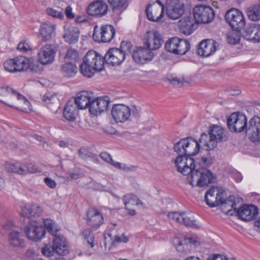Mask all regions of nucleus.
I'll use <instances>...</instances> for the list:
<instances>
[{"instance_id": "7c9ffc66", "label": "nucleus", "mask_w": 260, "mask_h": 260, "mask_svg": "<svg viewBox=\"0 0 260 260\" xmlns=\"http://www.w3.org/2000/svg\"><path fill=\"white\" fill-rule=\"evenodd\" d=\"M78 109L73 101L70 100L64 108L63 114L64 118L69 121H74L78 114Z\"/></svg>"}, {"instance_id": "cd10ccee", "label": "nucleus", "mask_w": 260, "mask_h": 260, "mask_svg": "<svg viewBox=\"0 0 260 260\" xmlns=\"http://www.w3.org/2000/svg\"><path fill=\"white\" fill-rule=\"evenodd\" d=\"M183 139L186 156H193L198 153L201 144H202L200 142V139L198 141L191 137L183 138Z\"/></svg>"}, {"instance_id": "774afa93", "label": "nucleus", "mask_w": 260, "mask_h": 260, "mask_svg": "<svg viewBox=\"0 0 260 260\" xmlns=\"http://www.w3.org/2000/svg\"><path fill=\"white\" fill-rule=\"evenodd\" d=\"M131 115L135 117H138L140 115V110L137 108L136 106H132L130 108Z\"/></svg>"}, {"instance_id": "49530a36", "label": "nucleus", "mask_w": 260, "mask_h": 260, "mask_svg": "<svg viewBox=\"0 0 260 260\" xmlns=\"http://www.w3.org/2000/svg\"><path fill=\"white\" fill-rule=\"evenodd\" d=\"M84 239L91 247L94 246V236L90 230L87 229L83 231Z\"/></svg>"}, {"instance_id": "5fc2aeb1", "label": "nucleus", "mask_w": 260, "mask_h": 260, "mask_svg": "<svg viewBox=\"0 0 260 260\" xmlns=\"http://www.w3.org/2000/svg\"><path fill=\"white\" fill-rule=\"evenodd\" d=\"M169 80L171 84L175 86H182L184 85L185 83L187 82L184 80V79L177 77H173L171 79H169Z\"/></svg>"}, {"instance_id": "37998d69", "label": "nucleus", "mask_w": 260, "mask_h": 260, "mask_svg": "<svg viewBox=\"0 0 260 260\" xmlns=\"http://www.w3.org/2000/svg\"><path fill=\"white\" fill-rule=\"evenodd\" d=\"M64 59L66 62L71 61L76 64L79 59L78 53L75 49H70L67 52Z\"/></svg>"}, {"instance_id": "3c124183", "label": "nucleus", "mask_w": 260, "mask_h": 260, "mask_svg": "<svg viewBox=\"0 0 260 260\" xmlns=\"http://www.w3.org/2000/svg\"><path fill=\"white\" fill-rule=\"evenodd\" d=\"M47 14L54 18L62 19L63 17V13L61 11H58L51 8H48L46 9Z\"/></svg>"}, {"instance_id": "a19ab883", "label": "nucleus", "mask_w": 260, "mask_h": 260, "mask_svg": "<svg viewBox=\"0 0 260 260\" xmlns=\"http://www.w3.org/2000/svg\"><path fill=\"white\" fill-rule=\"evenodd\" d=\"M78 154L80 158L84 160L92 159L95 162L99 161L96 156L87 147H83L80 149L78 151Z\"/></svg>"}, {"instance_id": "4468645a", "label": "nucleus", "mask_w": 260, "mask_h": 260, "mask_svg": "<svg viewBox=\"0 0 260 260\" xmlns=\"http://www.w3.org/2000/svg\"><path fill=\"white\" fill-rule=\"evenodd\" d=\"M166 8L168 17L172 19L179 18L184 13V5L179 0H166Z\"/></svg>"}, {"instance_id": "2f4dec72", "label": "nucleus", "mask_w": 260, "mask_h": 260, "mask_svg": "<svg viewBox=\"0 0 260 260\" xmlns=\"http://www.w3.org/2000/svg\"><path fill=\"white\" fill-rule=\"evenodd\" d=\"M8 241L10 245L14 247H21L24 243L22 235L15 230H12L9 232Z\"/></svg>"}, {"instance_id": "4d7b16f0", "label": "nucleus", "mask_w": 260, "mask_h": 260, "mask_svg": "<svg viewBox=\"0 0 260 260\" xmlns=\"http://www.w3.org/2000/svg\"><path fill=\"white\" fill-rule=\"evenodd\" d=\"M252 40L257 42H260V25L256 24L255 28H254V35L252 36Z\"/></svg>"}, {"instance_id": "5701e85b", "label": "nucleus", "mask_w": 260, "mask_h": 260, "mask_svg": "<svg viewBox=\"0 0 260 260\" xmlns=\"http://www.w3.org/2000/svg\"><path fill=\"white\" fill-rule=\"evenodd\" d=\"M55 51L53 45L46 44L41 47L38 53V59L43 64L52 63L55 57Z\"/></svg>"}, {"instance_id": "8fccbe9b", "label": "nucleus", "mask_w": 260, "mask_h": 260, "mask_svg": "<svg viewBox=\"0 0 260 260\" xmlns=\"http://www.w3.org/2000/svg\"><path fill=\"white\" fill-rule=\"evenodd\" d=\"M256 23H250L245 30V37L247 40H251L254 35V28H255Z\"/></svg>"}, {"instance_id": "a211bd4d", "label": "nucleus", "mask_w": 260, "mask_h": 260, "mask_svg": "<svg viewBox=\"0 0 260 260\" xmlns=\"http://www.w3.org/2000/svg\"><path fill=\"white\" fill-rule=\"evenodd\" d=\"M111 114L116 122L123 123L128 120L131 116L130 108L123 104L114 105Z\"/></svg>"}, {"instance_id": "603ef678", "label": "nucleus", "mask_w": 260, "mask_h": 260, "mask_svg": "<svg viewBox=\"0 0 260 260\" xmlns=\"http://www.w3.org/2000/svg\"><path fill=\"white\" fill-rule=\"evenodd\" d=\"M109 3L113 7V9H121L126 2V0H108Z\"/></svg>"}, {"instance_id": "4be33fe9", "label": "nucleus", "mask_w": 260, "mask_h": 260, "mask_svg": "<svg viewBox=\"0 0 260 260\" xmlns=\"http://www.w3.org/2000/svg\"><path fill=\"white\" fill-rule=\"evenodd\" d=\"M6 168L8 172L24 175L27 173H32L36 172L37 169L34 166L21 162L7 163Z\"/></svg>"}, {"instance_id": "de8ad7c7", "label": "nucleus", "mask_w": 260, "mask_h": 260, "mask_svg": "<svg viewBox=\"0 0 260 260\" xmlns=\"http://www.w3.org/2000/svg\"><path fill=\"white\" fill-rule=\"evenodd\" d=\"M44 224L48 232L53 236L56 234L57 230L54 228V222L50 219H45L44 220Z\"/></svg>"}, {"instance_id": "13d9d810", "label": "nucleus", "mask_w": 260, "mask_h": 260, "mask_svg": "<svg viewBox=\"0 0 260 260\" xmlns=\"http://www.w3.org/2000/svg\"><path fill=\"white\" fill-rule=\"evenodd\" d=\"M177 242L178 244L176 246V249L178 252H182L185 250L186 247L187 248L188 245L185 242V240L180 241L178 239H177Z\"/></svg>"}, {"instance_id": "393cba45", "label": "nucleus", "mask_w": 260, "mask_h": 260, "mask_svg": "<svg viewBox=\"0 0 260 260\" xmlns=\"http://www.w3.org/2000/svg\"><path fill=\"white\" fill-rule=\"evenodd\" d=\"M125 56L123 52L116 48L108 50L104 57V61L112 66L119 65L124 60Z\"/></svg>"}, {"instance_id": "f3484780", "label": "nucleus", "mask_w": 260, "mask_h": 260, "mask_svg": "<svg viewBox=\"0 0 260 260\" xmlns=\"http://www.w3.org/2000/svg\"><path fill=\"white\" fill-rule=\"evenodd\" d=\"M24 232L29 240L38 241L45 236V229L41 225H38L35 221H32L24 227Z\"/></svg>"}, {"instance_id": "ddd939ff", "label": "nucleus", "mask_w": 260, "mask_h": 260, "mask_svg": "<svg viewBox=\"0 0 260 260\" xmlns=\"http://www.w3.org/2000/svg\"><path fill=\"white\" fill-rule=\"evenodd\" d=\"M98 26L94 27L92 35L93 40L98 42H110L115 34L114 27L111 25H104L101 26L100 31L98 30Z\"/></svg>"}, {"instance_id": "bb28decb", "label": "nucleus", "mask_w": 260, "mask_h": 260, "mask_svg": "<svg viewBox=\"0 0 260 260\" xmlns=\"http://www.w3.org/2000/svg\"><path fill=\"white\" fill-rule=\"evenodd\" d=\"M92 99V93L86 91H82L77 94V96L71 99L74 102V105L79 109L88 108L90 101Z\"/></svg>"}, {"instance_id": "39448f33", "label": "nucleus", "mask_w": 260, "mask_h": 260, "mask_svg": "<svg viewBox=\"0 0 260 260\" xmlns=\"http://www.w3.org/2000/svg\"><path fill=\"white\" fill-rule=\"evenodd\" d=\"M226 197L225 191L220 190L216 188L212 187L206 191L205 199L207 204L210 207H215L219 205L229 207V205L234 199V197L229 196L228 199H226Z\"/></svg>"}, {"instance_id": "6ab92c4d", "label": "nucleus", "mask_w": 260, "mask_h": 260, "mask_svg": "<svg viewBox=\"0 0 260 260\" xmlns=\"http://www.w3.org/2000/svg\"><path fill=\"white\" fill-rule=\"evenodd\" d=\"M162 43V39L157 31L151 30L148 31L145 35L144 43L151 51L159 48Z\"/></svg>"}, {"instance_id": "ea45409f", "label": "nucleus", "mask_w": 260, "mask_h": 260, "mask_svg": "<svg viewBox=\"0 0 260 260\" xmlns=\"http://www.w3.org/2000/svg\"><path fill=\"white\" fill-rule=\"evenodd\" d=\"M247 14L249 19L252 21L260 20V6L256 5L249 7L247 10Z\"/></svg>"}, {"instance_id": "e433bc0d", "label": "nucleus", "mask_w": 260, "mask_h": 260, "mask_svg": "<svg viewBox=\"0 0 260 260\" xmlns=\"http://www.w3.org/2000/svg\"><path fill=\"white\" fill-rule=\"evenodd\" d=\"M60 71L66 77H73L77 72V67L74 62L71 61L66 62L62 64Z\"/></svg>"}, {"instance_id": "423d86ee", "label": "nucleus", "mask_w": 260, "mask_h": 260, "mask_svg": "<svg viewBox=\"0 0 260 260\" xmlns=\"http://www.w3.org/2000/svg\"><path fill=\"white\" fill-rule=\"evenodd\" d=\"M54 236L52 245L46 244L42 248V253L47 256H51L56 252L59 255H66L69 253L68 247L64 237Z\"/></svg>"}, {"instance_id": "473e14b6", "label": "nucleus", "mask_w": 260, "mask_h": 260, "mask_svg": "<svg viewBox=\"0 0 260 260\" xmlns=\"http://www.w3.org/2000/svg\"><path fill=\"white\" fill-rule=\"evenodd\" d=\"M42 212L41 208L37 205H26L23 208L22 215L28 219L39 216Z\"/></svg>"}, {"instance_id": "9b49d317", "label": "nucleus", "mask_w": 260, "mask_h": 260, "mask_svg": "<svg viewBox=\"0 0 260 260\" xmlns=\"http://www.w3.org/2000/svg\"><path fill=\"white\" fill-rule=\"evenodd\" d=\"M247 124V117L239 112L233 113L227 119L228 128L233 132L241 133L245 131Z\"/></svg>"}, {"instance_id": "f03ea898", "label": "nucleus", "mask_w": 260, "mask_h": 260, "mask_svg": "<svg viewBox=\"0 0 260 260\" xmlns=\"http://www.w3.org/2000/svg\"><path fill=\"white\" fill-rule=\"evenodd\" d=\"M0 102L24 112L30 110L31 105L27 99L10 87L0 88Z\"/></svg>"}, {"instance_id": "864d4df0", "label": "nucleus", "mask_w": 260, "mask_h": 260, "mask_svg": "<svg viewBox=\"0 0 260 260\" xmlns=\"http://www.w3.org/2000/svg\"><path fill=\"white\" fill-rule=\"evenodd\" d=\"M181 212H169L167 216L170 220L175 221L178 223L180 222Z\"/></svg>"}, {"instance_id": "09e8293b", "label": "nucleus", "mask_w": 260, "mask_h": 260, "mask_svg": "<svg viewBox=\"0 0 260 260\" xmlns=\"http://www.w3.org/2000/svg\"><path fill=\"white\" fill-rule=\"evenodd\" d=\"M132 49V45L131 42L122 41L121 43L120 47L119 49L123 52L124 56H125L128 53L131 52Z\"/></svg>"}, {"instance_id": "bf43d9fd", "label": "nucleus", "mask_w": 260, "mask_h": 260, "mask_svg": "<svg viewBox=\"0 0 260 260\" xmlns=\"http://www.w3.org/2000/svg\"><path fill=\"white\" fill-rule=\"evenodd\" d=\"M17 49L22 52H26L30 49L29 45L25 42H21L17 46Z\"/></svg>"}, {"instance_id": "680f3d73", "label": "nucleus", "mask_w": 260, "mask_h": 260, "mask_svg": "<svg viewBox=\"0 0 260 260\" xmlns=\"http://www.w3.org/2000/svg\"><path fill=\"white\" fill-rule=\"evenodd\" d=\"M113 241L117 243H126L128 242V238L124 234H122L121 236H114Z\"/></svg>"}, {"instance_id": "052dcab7", "label": "nucleus", "mask_w": 260, "mask_h": 260, "mask_svg": "<svg viewBox=\"0 0 260 260\" xmlns=\"http://www.w3.org/2000/svg\"><path fill=\"white\" fill-rule=\"evenodd\" d=\"M100 157L102 159L110 164L111 165L112 164V162L114 161L112 159L111 155L106 152H101L100 154Z\"/></svg>"}, {"instance_id": "a18cd8bd", "label": "nucleus", "mask_w": 260, "mask_h": 260, "mask_svg": "<svg viewBox=\"0 0 260 260\" xmlns=\"http://www.w3.org/2000/svg\"><path fill=\"white\" fill-rule=\"evenodd\" d=\"M111 165L120 170L127 172L134 171L137 168V167L135 166H128L125 164H122L119 162H115L114 161L112 162Z\"/></svg>"}, {"instance_id": "e2e57ef3", "label": "nucleus", "mask_w": 260, "mask_h": 260, "mask_svg": "<svg viewBox=\"0 0 260 260\" xmlns=\"http://www.w3.org/2000/svg\"><path fill=\"white\" fill-rule=\"evenodd\" d=\"M207 260H228V258L222 254H214L209 256Z\"/></svg>"}, {"instance_id": "f8f14e48", "label": "nucleus", "mask_w": 260, "mask_h": 260, "mask_svg": "<svg viewBox=\"0 0 260 260\" xmlns=\"http://www.w3.org/2000/svg\"><path fill=\"white\" fill-rule=\"evenodd\" d=\"M193 17L197 23L206 24L212 21L214 17L213 9L208 6H197L193 9Z\"/></svg>"}, {"instance_id": "f704fd0d", "label": "nucleus", "mask_w": 260, "mask_h": 260, "mask_svg": "<svg viewBox=\"0 0 260 260\" xmlns=\"http://www.w3.org/2000/svg\"><path fill=\"white\" fill-rule=\"evenodd\" d=\"M180 31L186 35H189L193 31V22L189 18H183L179 21Z\"/></svg>"}, {"instance_id": "2eb2a0df", "label": "nucleus", "mask_w": 260, "mask_h": 260, "mask_svg": "<svg viewBox=\"0 0 260 260\" xmlns=\"http://www.w3.org/2000/svg\"><path fill=\"white\" fill-rule=\"evenodd\" d=\"M245 133L247 137L252 142L260 141V117L254 116L247 123Z\"/></svg>"}, {"instance_id": "9d476101", "label": "nucleus", "mask_w": 260, "mask_h": 260, "mask_svg": "<svg viewBox=\"0 0 260 260\" xmlns=\"http://www.w3.org/2000/svg\"><path fill=\"white\" fill-rule=\"evenodd\" d=\"M165 48L169 52L183 55L189 50L190 44L186 40L174 37L166 43Z\"/></svg>"}, {"instance_id": "58836bf2", "label": "nucleus", "mask_w": 260, "mask_h": 260, "mask_svg": "<svg viewBox=\"0 0 260 260\" xmlns=\"http://www.w3.org/2000/svg\"><path fill=\"white\" fill-rule=\"evenodd\" d=\"M181 217L179 223L187 226L198 228L197 225L196 224V220L192 213L182 212Z\"/></svg>"}, {"instance_id": "7ed1b4c3", "label": "nucleus", "mask_w": 260, "mask_h": 260, "mask_svg": "<svg viewBox=\"0 0 260 260\" xmlns=\"http://www.w3.org/2000/svg\"><path fill=\"white\" fill-rule=\"evenodd\" d=\"M80 64L81 73L88 78L92 77L96 72L104 69V58L93 50L88 51Z\"/></svg>"}, {"instance_id": "79ce46f5", "label": "nucleus", "mask_w": 260, "mask_h": 260, "mask_svg": "<svg viewBox=\"0 0 260 260\" xmlns=\"http://www.w3.org/2000/svg\"><path fill=\"white\" fill-rule=\"evenodd\" d=\"M184 142L183 138L181 139L177 143L174 144V150L178 154V156L184 157L186 156L185 147L183 144Z\"/></svg>"}, {"instance_id": "a878e982", "label": "nucleus", "mask_w": 260, "mask_h": 260, "mask_svg": "<svg viewBox=\"0 0 260 260\" xmlns=\"http://www.w3.org/2000/svg\"><path fill=\"white\" fill-rule=\"evenodd\" d=\"M132 57L136 62L144 64L152 60L153 53L147 47H139L134 51Z\"/></svg>"}, {"instance_id": "aec40b11", "label": "nucleus", "mask_w": 260, "mask_h": 260, "mask_svg": "<svg viewBox=\"0 0 260 260\" xmlns=\"http://www.w3.org/2000/svg\"><path fill=\"white\" fill-rule=\"evenodd\" d=\"M104 218L100 211L96 208L88 209L86 212V221L93 230H96L103 224Z\"/></svg>"}, {"instance_id": "c85d7f7f", "label": "nucleus", "mask_w": 260, "mask_h": 260, "mask_svg": "<svg viewBox=\"0 0 260 260\" xmlns=\"http://www.w3.org/2000/svg\"><path fill=\"white\" fill-rule=\"evenodd\" d=\"M56 26L51 23L44 22L41 24L39 30L40 35L44 41L51 40L55 36Z\"/></svg>"}, {"instance_id": "c756f323", "label": "nucleus", "mask_w": 260, "mask_h": 260, "mask_svg": "<svg viewBox=\"0 0 260 260\" xmlns=\"http://www.w3.org/2000/svg\"><path fill=\"white\" fill-rule=\"evenodd\" d=\"M205 149L207 150V154L203 156L198 162V168H205L210 166L214 162L216 151L214 149H210L207 147Z\"/></svg>"}, {"instance_id": "4c0bfd02", "label": "nucleus", "mask_w": 260, "mask_h": 260, "mask_svg": "<svg viewBox=\"0 0 260 260\" xmlns=\"http://www.w3.org/2000/svg\"><path fill=\"white\" fill-rule=\"evenodd\" d=\"M42 100L52 110L55 109L58 107L59 104V99L55 94L48 92L45 93Z\"/></svg>"}, {"instance_id": "20e7f679", "label": "nucleus", "mask_w": 260, "mask_h": 260, "mask_svg": "<svg viewBox=\"0 0 260 260\" xmlns=\"http://www.w3.org/2000/svg\"><path fill=\"white\" fill-rule=\"evenodd\" d=\"M208 133L209 137L207 134H202L200 138V142L207 149H213L216 147L218 142L226 141L228 139L225 131L218 125L210 126Z\"/></svg>"}, {"instance_id": "0eeeda50", "label": "nucleus", "mask_w": 260, "mask_h": 260, "mask_svg": "<svg viewBox=\"0 0 260 260\" xmlns=\"http://www.w3.org/2000/svg\"><path fill=\"white\" fill-rule=\"evenodd\" d=\"M229 207L230 208L227 211L228 214L232 215L235 213L244 221L251 220L254 219L258 214L257 208L254 205H244L237 210L236 203L232 201Z\"/></svg>"}, {"instance_id": "dca6fc26", "label": "nucleus", "mask_w": 260, "mask_h": 260, "mask_svg": "<svg viewBox=\"0 0 260 260\" xmlns=\"http://www.w3.org/2000/svg\"><path fill=\"white\" fill-rule=\"evenodd\" d=\"M110 103L109 98L107 96L96 99H93L92 97L88 107L89 111L91 114L97 115L106 111Z\"/></svg>"}, {"instance_id": "69168bd1", "label": "nucleus", "mask_w": 260, "mask_h": 260, "mask_svg": "<svg viewBox=\"0 0 260 260\" xmlns=\"http://www.w3.org/2000/svg\"><path fill=\"white\" fill-rule=\"evenodd\" d=\"M44 182L51 188H54L56 187L55 182L49 177H46L44 179Z\"/></svg>"}, {"instance_id": "72a5a7b5", "label": "nucleus", "mask_w": 260, "mask_h": 260, "mask_svg": "<svg viewBox=\"0 0 260 260\" xmlns=\"http://www.w3.org/2000/svg\"><path fill=\"white\" fill-rule=\"evenodd\" d=\"M151 7V5H148L145 10L148 19L151 21H158L163 16L164 5H162V8L161 9L157 7L150 11Z\"/></svg>"}, {"instance_id": "c03bdc74", "label": "nucleus", "mask_w": 260, "mask_h": 260, "mask_svg": "<svg viewBox=\"0 0 260 260\" xmlns=\"http://www.w3.org/2000/svg\"><path fill=\"white\" fill-rule=\"evenodd\" d=\"M137 200V196L132 193H128L123 197L122 201L126 209H128V207L130 205H135V202Z\"/></svg>"}, {"instance_id": "c9c22d12", "label": "nucleus", "mask_w": 260, "mask_h": 260, "mask_svg": "<svg viewBox=\"0 0 260 260\" xmlns=\"http://www.w3.org/2000/svg\"><path fill=\"white\" fill-rule=\"evenodd\" d=\"M79 36V29L74 26H70L66 29L63 35L65 41L70 44L76 43L78 40Z\"/></svg>"}, {"instance_id": "1a4fd4ad", "label": "nucleus", "mask_w": 260, "mask_h": 260, "mask_svg": "<svg viewBox=\"0 0 260 260\" xmlns=\"http://www.w3.org/2000/svg\"><path fill=\"white\" fill-rule=\"evenodd\" d=\"M225 20L233 29L239 31L245 25V20L242 13L235 8L227 11L225 15Z\"/></svg>"}, {"instance_id": "b1692460", "label": "nucleus", "mask_w": 260, "mask_h": 260, "mask_svg": "<svg viewBox=\"0 0 260 260\" xmlns=\"http://www.w3.org/2000/svg\"><path fill=\"white\" fill-rule=\"evenodd\" d=\"M218 46V43L214 40H204L199 44L198 53L199 55L208 57L216 51Z\"/></svg>"}, {"instance_id": "f257e3e1", "label": "nucleus", "mask_w": 260, "mask_h": 260, "mask_svg": "<svg viewBox=\"0 0 260 260\" xmlns=\"http://www.w3.org/2000/svg\"><path fill=\"white\" fill-rule=\"evenodd\" d=\"M175 163L178 171L184 175L190 174L189 182L192 186L196 183L197 186L202 187L216 180V176L208 169L198 168L194 165V160L190 156H177Z\"/></svg>"}, {"instance_id": "412c9836", "label": "nucleus", "mask_w": 260, "mask_h": 260, "mask_svg": "<svg viewBox=\"0 0 260 260\" xmlns=\"http://www.w3.org/2000/svg\"><path fill=\"white\" fill-rule=\"evenodd\" d=\"M107 11V4L101 0H97L91 3L86 9V12L89 15L97 17L105 15Z\"/></svg>"}, {"instance_id": "0e129e2a", "label": "nucleus", "mask_w": 260, "mask_h": 260, "mask_svg": "<svg viewBox=\"0 0 260 260\" xmlns=\"http://www.w3.org/2000/svg\"><path fill=\"white\" fill-rule=\"evenodd\" d=\"M228 42L232 44H238L240 41L239 36L235 35H232L229 36L228 38Z\"/></svg>"}, {"instance_id": "6e6552de", "label": "nucleus", "mask_w": 260, "mask_h": 260, "mask_svg": "<svg viewBox=\"0 0 260 260\" xmlns=\"http://www.w3.org/2000/svg\"><path fill=\"white\" fill-rule=\"evenodd\" d=\"M3 66L6 71L10 73L21 72L30 68V60L25 56H20L7 59L4 62Z\"/></svg>"}, {"instance_id": "6e6d98bb", "label": "nucleus", "mask_w": 260, "mask_h": 260, "mask_svg": "<svg viewBox=\"0 0 260 260\" xmlns=\"http://www.w3.org/2000/svg\"><path fill=\"white\" fill-rule=\"evenodd\" d=\"M69 176L73 179H77L83 175L79 169H75L69 172Z\"/></svg>"}, {"instance_id": "338daca9", "label": "nucleus", "mask_w": 260, "mask_h": 260, "mask_svg": "<svg viewBox=\"0 0 260 260\" xmlns=\"http://www.w3.org/2000/svg\"><path fill=\"white\" fill-rule=\"evenodd\" d=\"M65 14L68 19H73L75 17V15L72 12V8L70 6H68L66 8Z\"/></svg>"}]
</instances>
